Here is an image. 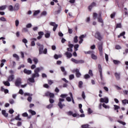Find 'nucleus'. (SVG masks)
Listing matches in <instances>:
<instances>
[{"mask_svg": "<svg viewBox=\"0 0 128 128\" xmlns=\"http://www.w3.org/2000/svg\"><path fill=\"white\" fill-rule=\"evenodd\" d=\"M3 84L6 86H10V84L8 80H7L6 82H3Z\"/></svg>", "mask_w": 128, "mask_h": 128, "instance_id": "nucleus-24", "label": "nucleus"}, {"mask_svg": "<svg viewBox=\"0 0 128 128\" xmlns=\"http://www.w3.org/2000/svg\"><path fill=\"white\" fill-rule=\"evenodd\" d=\"M74 74L70 75L69 79L70 80H74Z\"/></svg>", "mask_w": 128, "mask_h": 128, "instance_id": "nucleus-43", "label": "nucleus"}, {"mask_svg": "<svg viewBox=\"0 0 128 128\" xmlns=\"http://www.w3.org/2000/svg\"><path fill=\"white\" fill-rule=\"evenodd\" d=\"M60 70H61V71L63 72V74L64 76H66L67 72H66V70L64 69V67L61 66Z\"/></svg>", "mask_w": 128, "mask_h": 128, "instance_id": "nucleus-22", "label": "nucleus"}, {"mask_svg": "<svg viewBox=\"0 0 128 128\" xmlns=\"http://www.w3.org/2000/svg\"><path fill=\"white\" fill-rule=\"evenodd\" d=\"M40 10H37L34 12L33 16H38V14H40Z\"/></svg>", "mask_w": 128, "mask_h": 128, "instance_id": "nucleus-32", "label": "nucleus"}, {"mask_svg": "<svg viewBox=\"0 0 128 128\" xmlns=\"http://www.w3.org/2000/svg\"><path fill=\"white\" fill-rule=\"evenodd\" d=\"M28 112L32 114V116H36V112L34 110H29Z\"/></svg>", "mask_w": 128, "mask_h": 128, "instance_id": "nucleus-27", "label": "nucleus"}, {"mask_svg": "<svg viewBox=\"0 0 128 128\" xmlns=\"http://www.w3.org/2000/svg\"><path fill=\"white\" fill-rule=\"evenodd\" d=\"M50 26H54L53 31L56 32V28H58V25L57 24H56V22H50Z\"/></svg>", "mask_w": 128, "mask_h": 128, "instance_id": "nucleus-11", "label": "nucleus"}, {"mask_svg": "<svg viewBox=\"0 0 128 128\" xmlns=\"http://www.w3.org/2000/svg\"><path fill=\"white\" fill-rule=\"evenodd\" d=\"M114 16H116V12H114L112 14H111L110 18H114Z\"/></svg>", "mask_w": 128, "mask_h": 128, "instance_id": "nucleus-61", "label": "nucleus"}, {"mask_svg": "<svg viewBox=\"0 0 128 128\" xmlns=\"http://www.w3.org/2000/svg\"><path fill=\"white\" fill-rule=\"evenodd\" d=\"M42 54H48V49L46 48H45L42 51Z\"/></svg>", "mask_w": 128, "mask_h": 128, "instance_id": "nucleus-54", "label": "nucleus"}, {"mask_svg": "<svg viewBox=\"0 0 128 128\" xmlns=\"http://www.w3.org/2000/svg\"><path fill=\"white\" fill-rule=\"evenodd\" d=\"M105 58L106 62H108V55L106 54H105Z\"/></svg>", "mask_w": 128, "mask_h": 128, "instance_id": "nucleus-58", "label": "nucleus"}, {"mask_svg": "<svg viewBox=\"0 0 128 128\" xmlns=\"http://www.w3.org/2000/svg\"><path fill=\"white\" fill-rule=\"evenodd\" d=\"M102 106L104 108H110V106H107L105 104H103Z\"/></svg>", "mask_w": 128, "mask_h": 128, "instance_id": "nucleus-53", "label": "nucleus"}, {"mask_svg": "<svg viewBox=\"0 0 128 128\" xmlns=\"http://www.w3.org/2000/svg\"><path fill=\"white\" fill-rule=\"evenodd\" d=\"M24 72L26 74H28V75L32 74V70H28L26 68L24 69Z\"/></svg>", "mask_w": 128, "mask_h": 128, "instance_id": "nucleus-21", "label": "nucleus"}, {"mask_svg": "<svg viewBox=\"0 0 128 128\" xmlns=\"http://www.w3.org/2000/svg\"><path fill=\"white\" fill-rule=\"evenodd\" d=\"M94 20L98 19V22L102 24L101 26H104V20L102 18V13L101 12H99L98 14L96 12H94L92 14Z\"/></svg>", "mask_w": 128, "mask_h": 128, "instance_id": "nucleus-1", "label": "nucleus"}, {"mask_svg": "<svg viewBox=\"0 0 128 128\" xmlns=\"http://www.w3.org/2000/svg\"><path fill=\"white\" fill-rule=\"evenodd\" d=\"M100 102H105V104H108V98L107 97H104V98H100Z\"/></svg>", "mask_w": 128, "mask_h": 128, "instance_id": "nucleus-14", "label": "nucleus"}, {"mask_svg": "<svg viewBox=\"0 0 128 128\" xmlns=\"http://www.w3.org/2000/svg\"><path fill=\"white\" fill-rule=\"evenodd\" d=\"M28 32V28H24L22 29V32Z\"/></svg>", "mask_w": 128, "mask_h": 128, "instance_id": "nucleus-46", "label": "nucleus"}, {"mask_svg": "<svg viewBox=\"0 0 128 128\" xmlns=\"http://www.w3.org/2000/svg\"><path fill=\"white\" fill-rule=\"evenodd\" d=\"M38 34L39 36H38L37 38H38V40H40V38H42V36H44V33L43 32H38Z\"/></svg>", "mask_w": 128, "mask_h": 128, "instance_id": "nucleus-20", "label": "nucleus"}, {"mask_svg": "<svg viewBox=\"0 0 128 128\" xmlns=\"http://www.w3.org/2000/svg\"><path fill=\"white\" fill-rule=\"evenodd\" d=\"M28 81L30 82H34V78H33L32 76V78H30L28 79Z\"/></svg>", "mask_w": 128, "mask_h": 128, "instance_id": "nucleus-34", "label": "nucleus"}, {"mask_svg": "<svg viewBox=\"0 0 128 128\" xmlns=\"http://www.w3.org/2000/svg\"><path fill=\"white\" fill-rule=\"evenodd\" d=\"M70 42H68V48H67V52H72V48H74V44H70Z\"/></svg>", "mask_w": 128, "mask_h": 128, "instance_id": "nucleus-12", "label": "nucleus"}, {"mask_svg": "<svg viewBox=\"0 0 128 128\" xmlns=\"http://www.w3.org/2000/svg\"><path fill=\"white\" fill-rule=\"evenodd\" d=\"M113 62L114 64H120V62L118 61V60H113Z\"/></svg>", "mask_w": 128, "mask_h": 128, "instance_id": "nucleus-44", "label": "nucleus"}, {"mask_svg": "<svg viewBox=\"0 0 128 128\" xmlns=\"http://www.w3.org/2000/svg\"><path fill=\"white\" fill-rule=\"evenodd\" d=\"M44 96H49L50 98H54V94L48 91L45 93Z\"/></svg>", "mask_w": 128, "mask_h": 128, "instance_id": "nucleus-8", "label": "nucleus"}, {"mask_svg": "<svg viewBox=\"0 0 128 128\" xmlns=\"http://www.w3.org/2000/svg\"><path fill=\"white\" fill-rule=\"evenodd\" d=\"M14 84L16 86H20L22 84V78H16Z\"/></svg>", "mask_w": 128, "mask_h": 128, "instance_id": "nucleus-6", "label": "nucleus"}, {"mask_svg": "<svg viewBox=\"0 0 128 128\" xmlns=\"http://www.w3.org/2000/svg\"><path fill=\"white\" fill-rule=\"evenodd\" d=\"M41 70H44V67H38L36 68L34 70V74H32V77L33 78H38L40 76V74L38 72H41Z\"/></svg>", "mask_w": 128, "mask_h": 128, "instance_id": "nucleus-2", "label": "nucleus"}, {"mask_svg": "<svg viewBox=\"0 0 128 128\" xmlns=\"http://www.w3.org/2000/svg\"><path fill=\"white\" fill-rule=\"evenodd\" d=\"M94 38H96V40H98L101 42L104 38V36L102 35L100 32L96 31L95 33Z\"/></svg>", "mask_w": 128, "mask_h": 128, "instance_id": "nucleus-3", "label": "nucleus"}, {"mask_svg": "<svg viewBox=\"0 0 128 128\" xmlns=\"http://www.w3.org/2000/svg\"><path fill=\"white\" fill-rule=\"evenodd\" d=\"M73 72H76V76L78 78H80V76H82V74H80V70L78 68L74 70H73Z\"/></svg>", "mask_w": 128, "mask_h": 128, "instance_id": "nucleus-10", "label": "nucleus"}, {"mask_svg": "<svg viewBox=\"0 0 128 128\" xmlns=\"http://www.w3.org/2000/svg\"><path fill=\"white\" fill-rule=\"evenodd\" d=\"M66 114H68V116H72V111H69L68 112H66Z\"/></svg>", "mask_w": 128, "mask_h": 128, "instance_id": "nucleus-51", "label": "nucleus"}, {"mask_svg": "<svg viewBox=\"0 0 128 128\" xmlns=\"http://www.w3.org/2000/svg\"><path fill=\"white\" fill-rule=\"evenodd\" d=\"M98 49L100 56H102V42H99L98 44Z\"/></svg>", "mask_w": 128, "mask_h": 128, "instance_id": "nucleus-7", "label": "nucleus"}, {"mask_svg": "<svg viewBox=\"0 0 128 128\" xmlns=\"http://www.w3.org/2000/svg\"><path fill=\"white\" fill-rule=\"evenodd\" d=\"M24 96H32V94H30V93H24Z\"/></svg>", "mask_w": 128, "mask_h": 128, "instance_id": "nucleus-56", "label": "nucleus"}, {"mask_svg": "<svg viewBox=\"0 0 128 128\" xmlns=\"http://www.w3.org/2000/svg\"><path fill=\"white\" fill-rule=\"evenodd\" d=\"M66 96H68L67 94H62L60 96V97L62 98H66Z\"/></svg>", "mask_w": 128, "mask_h": 128, "instance_id": "nucleus-41", "label": "nucleus"}, {"mask_svg": "<svg viewBox=\"0 0 128 128\" xmlns=\"http://www.w3.org/2000/svg\"><path fill=\"white\" fill-rule=\"evenodd\" d=\"M82 128H88V124H84V125H82Z\"/></svg>", "mask_w": 128, "mask_h": 128, "instance_id": "nucleus-63", "label": "nucleus"}, {"mask_svg": "<svg viewBox=\"0 0 128 128\" xmlns=\"http://www.w3.org/2000/svg\"><path fill=\"white\" fill-rule=\"evenodd\" d=\"M32 96H29L27 100H28V102H32Z\"/></svg>", "mask_w": 128, "mask_h": 128, "instance_id": "nucleus-60", "label": "nucleus"}, {"mask_svg": "<svg viewBox=\"0 0 128 128\" xmlns=\"http://www.w3.org/2000/svg\"><path fill=\"white\" fill-rule=\"evenodd\" d=\"M94 52L93 50H89L88 52H84V53L86 54H94Z\"/></svg>", "mask_w": 128, "mask_h": 128, "instance_id": "nucleus-38", "label": "nucleus"}, {"mask_svg": "<svg viewBox=\"0 0 128 128\" xmlns=\"http://www.w3.org/2000/svg\"><path fill=\"white\" fill-rule=\"evenodd\" d=\"M13 57L16 58V60H18V61L20 60V57L18 56V54H13Z\"/></svg>", "mask_w": 128, "mask_h": 128, "instance_id": "nucleus-29", "label": "nucleus"}, {"mask_svg": "<svg viewBox=\"0 0 128 128\" xmlns=\"http://www.w3.org/2000/svg\"><path fill=\"white\" fill-rule=\"evenodd\" d=\"M32 24H28L26 26V28H32Z\"/></svg>", "mask_w": 128, "mask_h": 128, "instance_id": "nucleus-57", "label": "nucleus"}, {"mask_svg": "<svg viewBox=\"0 0 128 128\" xmlns=\"http://www.w3.org/2000/svg\"><path fill=\"white\" fill-rule=\"evenodd\" d=\"M96 6V2H92L88 7V10L89 12H92V10L94 8V6Z\"/></svg>", "mask_w": 128, "mask_h": 128, "instance_id": "nucleus-15", "label": "nucleus"}, {"mask_svg": "<svg viewBox=\"0 0 128 128\" xmlns=\"http://www.w3.org/2000/svg\"><path fill=\"white\" fill-rule=\"evenodd\" d=\"M80 45L78 44H76L74 46V50L75 52H76L78 50V48H79Z\"/></svg>", "mask_w": 128, "mask_h": 128, "instance_id": "nucleus-35", "label": "nucleus"}, {"mask_svg": "<svg viewBox=\"0 0 128 128\" xmlns=\"http://www.w3.org/2000/svg\"><path fill=\"white\" fill-rule=\"evenodd\" d=\"M114 76L117 80H120V73L115 72Z\"/></svg>", "mask_w": 128, "mask_h": 128, "instance_id": "nucleus-18", "label": "nucleus"}, {"mask_svg": "<svg viewBox=\"0 0 128 128\" xmlns=\"http://www.w3.org/2000/svg\"><path fill=\"white\" fill-rule=\"evenodd\" d=\"M98 70L100 76H102V65L100 64H98Z\"/></svg>", "mask_w": 128, "mask_h": 128, "instance_id": "nucleus-23", "label": "nucleus"}, {"mask_svg": "<svg viewBox=\"0 0 128 128\" xmlns=\"http://www.w3.org/2000/svg\"><path fill=\"white\" fill-rule=\"evenodd\" d=\"M124 34H126V32H122V33L120 34V35L118 36V38H120V36H124Z\"/></svg>", "mask_w": 128, "mask_h": 128, "instance_id": "nucleus-30", "label": "nucleus"}, {"mask_svg": "<svg viewBox=\"0 0 128 128\" xmlns=\"http://www.w3.org/2000/svg\"><path fill=\"white\" fill-rule=\"evenodd\" d=\"M122 103L123 104H128V100H126V99L122 100Z\"/></svg>", "mask_w": 128, "mask_h": 128, "instance_id": "nucleus-47", "label": "nucleus"}, {"mask_svg": "<svg viewBox=\"0 0 128 128\" xmlns=\"http://www.w3.org/2000/svg\"><path fill=\"white\" fill-rule=\"evenodd\" d=\"M65 56H66V58H70L72 56V53L68 52H66L64 54Z\"/></svg>", "mask_w": 128, "mask_h": 128, "instance_id": "nucleus-19", "label": "nucleus"}, {"mask_svg": "<svg viewBox=\"0 0 128 128\" xmlns=\"http://www.w3.org/2000/svg\"><path fill=\"white\" fill-rule=\"evenodd\" d=\"M22 116H24V118H26L28 116V114L26 112H25L22 114Z\"/></svg>", "mask_w": 128, "mask_h": 128, "instance_id": "nucleus-50", "label": "nucleus"}, {"mask_svg": "<svg viewBox=\"0 0 128 128\" xmlns=\"http://www.w3.org/2000/svg\"><path fill=\"white\" fill-rule=\"evenodd\" d=\"M118 122H119V124H122V126H126V122L120 121V120H118Z\"/></svg>", "mask_w": 128, "mask_h": 128, "instance_id": "nucleus-36", "label": "nucleus"}, {"mask_svg": "<svg viewBox=\"0 0 128 128\" xmlns=\"http://www.w3.org/2000/svg\"><path fill=\"white\" fill-rule=\"evenodd\" d=\"M86 34H82L79 37V40H80L79 41L80 44H82V42H84V38H86Z\"/></svg>", "mask_w": 128, "mask_h": 128, "instance_id": "nucleus-13", "label": "nucleus"}, {"mask_svg": "<svg viewBox=\"0 0 128 128\" xmlns=\"http://www.w3.org/2000/svg\"><path fill=\"white\" fill-rule=\"evenodd\" d=\"M62 102H64V99L62 98H59V102H58V106L61 110L63 108L64 106H66L64 104H62Z\"/></svg>", "mask_w": 128, "mask_h": 128, "instance_id": "nucleus-4", "label": "nucleus"}, {"mask_svg": "<svg viewBox=\"0 0 128 128\" xmlns=\"http://www.w3.org/2000/svg\"><path fill=\"white\" fill-rule=\"evenodd\" d=\"M116 28H122V24H117L116 25Z\"/></svg>", "mask_w": 128, "mask_h": 128, "instance_id": "nucleus-39", "label": "nucleus"}, {"mask_svg": "<svg viewBox=\"0 0 128 128\" xmlns=\"http://www.w3.org/2000/svg\"><path fill=\"white\" fill-rule=\"evenodd\" d=\"M74 42H75V44L78 43V36H75L74 38Z\"/></svg>", "mask_w": 128, "mask_h": 128, "instance_id": "nucleus-37", "label": "nucleus"}, {"mask_svg": "<svg viewBox=\"0 0 128 128\" xmlns=\"http://www.w3.org/2000/svg\"><path fill=\"white\" fill-rule=\"evenodd\" d=\"M122 48V47L120 45H116V50H120Z\"/></svg>", "mask_w": 128, "mask_h": 128, "instance_id": "nucleus-62", "label": "nucleus"}, {"mask_svg": "<svg viewBox=\"0 0 128 128\" xmlns=\"http://www.w3.org/2000/svg\"><path fill=\"white\" fill-rule=\"evenodd\" d=\"M8 10L10 11V12H12V10H14V6H12V5H10L8 6Z\"/></svg>", "mask_w": 128, "mask_h": 128, "instance_id": "nucleus-31", "label": "nucleus"}, {"mask_svg": "<svg viewBox=\"0 0 128 128\" xmlns=\"http://www.w3.org/2000/svg\"><path fill=\"white\" fill-rule=\"evenodd\" d=\"M88 114H92V110L90 108H88Z\"/></svg>", "mask_w": 128, "mask_h": 128, "instance_id": "nucleus-55", "label": "nucleus"}, {"mask_svg": "<svg viewBox=\"0 0 128 128\" xmlns=\"http://www.w3.org/2000/svg\"><path fill=\"white\" fill-rule=\"evenodd\" d=\"M52 106H54V104H50L46 106V108H48V109L52 108Z\"/></svg>", "mask_w": 128, "mask_h": 128, "instance_id": "nucleus-52", "label": "nucleus"}, {"mask_svg": "<svg viewBox=\"0 0 128 128\" xmlns=\"http://www.w3.org/2000/svg\"><path fill=\"white\" fill-rule=\"evenodd\" d=\"M82 84H83V83L82 81L79 82L78 88H82Z\"/></svg>", "mask_w": 128, "mask_h": 128, "instance_id": "nucleus-42", "label": "nucleus"}, {"mask_svg": "<svg viewBox=\"0 0 128 128\" xmlns=\"http://www.w3.org/2000/svg\"><path fill=\"white\" fill-rule=\"evenodd\" d=\"M32 61L34 62L35 64H36L38 62V60L36 58H34L32 60Z\"/></svg>", "mask_w": 128, "mask_h": 128, "instance_id": "nucleus-33", "label": "nucleus"}, {"mask_svg": "<svg viewBox=\"0 0 128 128\" xmlns=\"http://www.w3.org/2000/svg\"><path fill=\"white\" fill-rule=\"evenodd\" d=\"M50 33L48 32V33H46V34H45V38H50Z\"/></svg>", "mask_w": 128, "mask_h": 128, "instance_id": "nucleus-49", "label": "nucleus"}, {"mask_svg": "<svg viewBox=\"0 0 128 128\" xmlns=\"http://www.w3.org/2000/svg\"><path fill=\"white\" fill-rule=\"evenodd\" d=\"M6 5L0 6V10H4L6 8Z\"/></svg>", "mask_w": 128, "mask_h": 128, "instance_id": "nucleus-28", "label": "nucleus"}, {"mask_svg": "<svg viewBox=\"0 0 128 128\" xmlns=\"http://www.w3.org/2000/svg\"><path fill=\"white\" fill-rule=\"evenodd\" d=\"M37 46H39V54H42V51L44 50V45L41 44L40 43L38 42L36 44Z\"/></svg>", "mask_w": 128, "mask_h": 128, "instance_id": "nucleus-5", "label": "nucleus"}, {"mask_svg": "<svg viewBox=\"0 0 128 128\" xmlns=\"http://www.w3.org/2000/svg\"><path fill=\"white\" fill-rule=\"evenodd\" d=\"M0 20L1 22H6V18L2 16L0 18Z\"/></svg>", "mask_w": 128, "mask_h": 128, "instance_id": "nucleus-48", "label": "nucleus"}, {"mask_svg": "<svg viewBox=\"0 0 128 128\" xmlns=\"http://www.w3.org/2000/svg\"><path fill=\"white\" fill-rule=\"evenodd\" d=\"M90 78V76L88 74H86L84 76V78H85V80H88V78Z\"/></svg>", "mask_w": 128, "mask_h": 128, "instance_id": "nucleus-40", "label": "nucleus"}, {"mask_svg": "<svg viewBox=\"0 0 128 128\" xmlns=\"http://www.w3.org/2000/svg\"><path fill=\"white\" fill-rule=\"evenodd\" d=\"M49 102H50V104H54V100L52 98H50Z\"/></svg>", "mask_w": 128, "mask_h": 128, "instance_id": "nucleus-59", "label": "nucleus"}, {"mask_svg": "<svg viewBox=\"0 0 128 128\" xmlns=\"http://www.w3.org/2000/svg\"><path fill=\"white\" fill-rule=\"evenodd\" d=\"M14 80V75L11 74L8 77L7 80H8V82H12V80Z\"/></svg>", "mask_w": 128, "mask_h": 128, "instance_id": "nucleus-16", "label": "nucleus"}, {"mask_svg": "<svg viewBox=\"0 0 128 128\" xmlns=\"http://www.w3.org/2000/svg\"><path fill=\"white\" fill-rule=\"evenodd\" d=\"M2 114L5 116V118H8V114L6 113L5 110H2Z\"/></svg>", "mask_w": 128, "mask_h": 128, "instance_id": "nucleus-25", "label": "nucleus"}, {"mask_svg": "<svg viewBox=\"0 0 128 128\" xmlns=\"http://www.w3.org/2000/svg\"><path fill=\"white\" fill-rule=\"evenodd\" d=\"M88 74H90L89 76H94V74H92V70H89Z\"/></svg>", "mask_w": 128, "mask_h": 128, "instance_id": "nucleus-45", "label": "nucleus"}, {"mask_svg": "<svg viewBox=\"0 0 128 128\" xmlns=\"http://www.w3.org/2000/svg\"><path fill=\"white\" fill-rule=\"evenodd\" d=\"M91 58L92 60H98V56H96L94 53L91 54Z\"/></svg>", "mask_w": 128, "mask_h": 128, "instance_id": "nucleus-26", "label": "nucleus"}, {"mask_svg": "<svg viewBox=\"0 0 128 128\" xmlns=\"http://www.w3.org/2000/svg\"><path fill=\"white\" fill-rule=\"evenodd\" d=\"M72 62H73L74 64H84V60H76L74 58H72Z\"/></svg>", "mask_w": 128, "mask_h": 128, "instance_id": "nucleus-9", "label": "nucleus"}, {"mask_svg": "<svg viewBox=\"0 0 128 128\" xmlns=\"http://www.w3.org/2000/svg\"><path fill=\"white\" fill-rule=\"evenodd\" d=\"M46 11H44L42 12L41 13V16H46Z\"/></svg>", "mask_w": 128, "mask_h": 128, "instance_id": "nucleus-64", "label": "nucleus"}, {"mask_svg": "<svg viewBox=\"0 0 128 128\" xmlns=\"http://www.w3.org/2000/svg\"><path fill=\"white\" fill-rule=\"evenodd\" d=\"M14 11H17L20 10V4L18 3H16L13 7Z\"/></svg>", "mask_w": 128, "mask_h": 128, "instance_id": "nucleus-17", "label": "nucleus"}]
</instances>
